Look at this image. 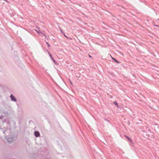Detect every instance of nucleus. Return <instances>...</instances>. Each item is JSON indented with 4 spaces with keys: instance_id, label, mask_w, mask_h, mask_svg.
Listing matches in <instances>:
<instances>
[{
    "instance_id": "nucleus-1",
    "label": "nucleus",
    "mask_w": 159,
    "mask_h": 159,
    "mask_svg": "<svg viewBox=\"0 0 159 159\" xmlns=\"http://www.w3.org/2000/svg\"><path fill=\"white\" fill-rule=\"evenodd\" d=\"M6 139L7 142L10 143H12L14 140V139L12 137L8 138Z\"/></svg>"
},
{
    "instance_id": "nucleus-2",
    "label": "nucleus",
    "mask_w": 159,
    "mask_h": 159,
    "mask_svg": "<svg viewBox=\"0 0 159 159\" xmlns=\"http://www.w3.org/2000/svg\"><path fill=\"white\" fill-rule=\"evenodd\" d=\"M10 98L11 100L13 101L16 102L17 101V100L16 98L12 95L11 94L10 95Z\"/></svg>"
},
{
    "instance_id": "nucleus-3",
    "label": "nucleus",
    "mask_w": 159,
    "mask_h": 159,
    "mask_svg": "<svg viewBox=\"0 0 159 159\" xmlns=\"http://www.w3.org/2000/svg\"><path fill=\"white\" fill-rule=\"evenodd\" d=\"M34 135L36 137H38L40 136V134L39 132L37 131H35L34 132Z\"/></svg>"
},
{
    "instance_id": "nucleus-4",
    "label": "nucleus",
    "mask_w": 159,
    "mask_h": 159,
    "mask_svg": "<svg viewBox=\"0 0 159 159\" xmlns=\"http://www.w3.org/2000/svg\"><path fill=\"white\" fill-rule=\"evenodd\" d=\"M124 136L127 139H128V141H129L131 143L133 142L132 140L127 135H125Z\"/></svg>"
},
{
    "instance_id": "nucleus-5",
    "label": "nucleus",
    "mask_w": 159,
    "mask_h": 159,
    "mask_svg": "<svg viewBox=\"0 0 159 159\" xmlns=\"http://www.w3.org/2000/svg\"><path fill=\"white\" fill-rule=\"evenodd\" d=\"M112 59L113 60H114V61L115 62H116V63H117L118 64H119V63H120V62L119 61H117L116 59H115V58H113V57H112Z\"/></svg>"
},
{
    "instance_id": "nucleus-6",
    "label": "nucleus",
    "mask_w": 159,
    "mask_h": 159,
    "mask_svg": "<svg viewBox=\"0 0 159 159\" xmlns=\"http://www.w3.org/2000/svg\"><path fill=\"white\" fill-rule=\"evenodd\" d=\"M48 54L50 56V57H51V58L52 59V61H53V62L55 63V60H54V59H53V57H52V55L51 54H50L49 52L48 53Z\"/></svg>"
},
{
    "instance_id": "nucleus-7",
    "label": "nucleus",
    "mask_w": 159,
    "mask_h": 159,
    "mask_svg": "<svg viewBox=\"0 0 159 159\" xmlns=\"http://www.w3.org/2000/svg\"><path fill=\"white\" fill-rule=\"evenodd\" d=\"M39 30H36V31L38 33V34H39L40 33H42V32L40 31L39 30V28H37Z\"/></svg>"
},
{
    "instance_id": "nucleus-8",
    "label": "nucleus",
    "mask_w": 159,
    "mask_h": 159,
    "mask_svg": "<svg viewBox=\"0 0 159 159\" xmlns=\"http://www.w3.org/2000/svg\"><path fill=\"white\" fill-rule=\"evenodd\" d=\"M3 113L5 116H6L8 114V112L7 111H3Z\"/></svg>"
},
{
    "instance_id": "nucleus-9",
    "label": "nucleus",
    "mask_w": 159,
    "mask_h": 159,
    "mask_svg": "<svg viewBox=\"0 0 159 159\" xmlns=\"http://www.w3.org/2000/svg\"><path fill=\"white\" fill-rule=\"evenodd\" d=\"M114 104H115V105H116L117 107H118V104L117 103V102L116 101H115L114 102Z\"/></svg>"
},
{
    "instance_id": "nucleus-10",
    "label": "nucleus",
    "mask_w": 159,
    "mask_h": 159,
    "mask_svg": "<svg viewBox=\"0 0 159 159\" xmlns=\"http://www.w3.org/2000/svg\"><path fill=\"white\" fill-rule=\"evenodd\" d=\"M4 117V116L3 115H1L0 116V119H2Z\"/></svg>"
},
{
    "instance_id": "nucleus-11",
    "label": "nucleus",
    "mask_w": 159,
    "mask_h": 159,
    "mask_svg": "<svg viewBox=\"0 0 159 159\" xmlns=\"http://www.w3.org/2000/svg\"><path fill=\"white\" fill-rule=\"evenodd\" d=\"M46 43V44H47L48 47H50V45H49V43L48 42H47Z\"/></svg>"
},
{
    "instance_id": "nucleus-12",
    "label": "nucleus",
    "mask_w": 159,
    "mask_h": 159,
    "mask_svg": "<svg viewBox=\"0 0 159 159\" xmlns=\"http://www.w3.org/2000/svg\"><path fill=\"white\" fill-rule=\"evenodd\" d=\"M155 26L159 27V25H154Z\"/></svg>"
},
{
    "instance_id": "nucleus-13",
    "label": "nucleus",
    "mask_w": 159,
    "mask_h": 159,
    "mask_svg": "<svg viewBox=\"0 0 159 159\" xmlns=\"http://www.w3.org/2000/svg\"><path fill=\"white\" fill-rule=\"evenodd\" d=\"M89 57H91L90 55H89Z\"/></svg>"
},
{
    "instance_id": "nucleus-14",
    "label": "nucleus",
    "mask_w": 159,
    "mask_h": 159,
    "mask_svg": "<svg viewBox=\"0 0 159 159\" xmlns=\"http://www.w3.org/2000/svg\"><path fill=\"white\" fill-rule=\"evenodd\" d=\"M107 121L108 122H109V120H107Z\"/></svg>"
},
{
    "instance_id": "nucleus-15",
    "label": "nucleus",
    "mask_w": 159,
    "mask_h": 159,
    "mask_svg": "<svg viewBox=\"0 0 159 159\" xmlns=\"http://www.w3.org/2000/svg\"><path fill=\"white\" fill-rule=\"evenodd\" d=\"M61 31L62 32V30H61Z\"/></svg>"
},
{
    "instance_id": "nucleus-16",
    "label": "nucleus",
    "mask_w": 159,
    "mask_h": 159,
    "mask_svg": "<svg viewBox=\"0 0 159 159\" xmlns=\"http://www.w3.org/2000/svg\"><path fill=\"white\" fill-rule=\"evenodd\" d=\"M64 35L66 37V35L65 34Z\"/></svg>"
}]
</instances>
